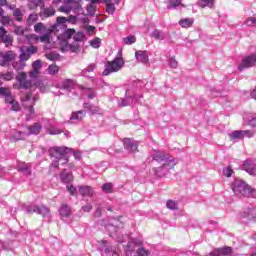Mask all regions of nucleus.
<instances>
[{
	"label": "nucleus",
	"instance_id": "c756f323",
	"mask_svg": "<svg viewBox=\"0 0 256 256\" xmlns=\"http://www.w3.org/2000/svg\"><path fill=\"white\" fill-rule=\"evenodd\" d=\"M55 15V10L53 8H44L40 13L39 16L42 17V19H47L48 17H53Z\"/></svg>",
	"mask_w": 256,
	"mask_h": 256
},
{
	"label": "nucleus",
	"instance_id": "bf43d9fd",
	"mask_svg": "<svg viewBox=\"0 0 256 256\" xmlns=\"http://www.w3.org/2000/svg\"><path fill=\"white\" fill-rule=\"evenodd\" d=\"M11 105L12 111H21V106L19 105V102L14 100Z\"/></svg>",
	"mask_w": 256,
	"mask_h": 256
},
{
	"label": "nucleus",
	"instance_id": "aec40b11",
	"mask_svg": "<svg viewBox=\"0 0 256 256\" xmlns=\"http://www.w3.org/2000/svg\"><path fill=\"white\" fill-rule=\"evenodd\" d=\"M78 191L82 197H93V188L91 186H79Z\"/></svg>",
	"mask_w": 256,
	"mask_h": 256
},
{
	"label": "nucleus",
	"instance_id": "2eb2a0df",
	"mask_svg": "<svg viewBox=\"0 0 256 256\" xmlns=\"http://www.w3.org/2000/svg\"><path fill=\"white\" fill-rule=\"evenodd\" d=\"M240 215L248 221H256V208H246Z\"/></svg>",
	"mask_w": 256,
	"mask_h": 256
},
{
	"label": "nucleus",
	"instance_id": "de8ad7c7",
	"mask_svg": "<svg viewBox=\"0 0 256 256\" xmlns=\"http://www.w3.org/2000/svg\"><path fill=\"white\" fill-rule=\"evenodd\" d=\"M87 13L88 15H90L91 17H93V15H95V4H89L87 6Z\"/></svg>",
	"mask_w": 256,
	"mask_h": 256
},
{
	"label": "nucleus",
	"instance_id": "c85d7f7f",
	"mask_svg": "<svg viewBox=\"0 0 256 256\" xmlns=\"http://www.w3.org/2000/svg\"><path fill=\"white\" fill-rule=\"evenodd\" d=\"M62 89H65V91H71L75 88V82L72 79H66L61 84Z\"/></svg>",
	"mask_w": 256,
	"mask_h": 256
},
{
	"label": "nucleus",
	"instance_id": "393cba45",
	"mask_svg": "<svg viewBox=\"0 0 256 256\" xmlns=\"http://www.w3.org/2000/svg\"><path fill=\"white\" fill-rule=\"evenodd\" d=\"M27 66V63H25L22 59L13 60L12 67L15 69V71H23L25 67Z\"/></svg>",
	"mask_w": 256,
	"mask_h": 256
},
{
	"label": "nucleus",
	"instance_id": "6ab92c4d",
	"mask_svg": "<svg viewBox=\"0 0 256 256\" xmlns=\"http://www.w3.org/2000/svg\"><path fill=\"white\" fill-rule=\"evenodd\" d=\"M17 170L19 173H22V175H25L26 177H29L31 175V165L26 163H20L17 166Z\"/></svg>",
	"mask_w": 256,
	"mask_h": 256
},
{
	"label": "nucleus",
	"instance_id": "79ce46f5",
	"mask_svg": "<svg viewBox=\"0 0 256 256\" xmlns=\"http://www.w3.org/2000/svg\"><path fill=\"white\" fill-rule=\"evenodd\" d=\"M74 43H81L85 39V34L83 32H77L74 37Z\"/></svg>",
	"mask_w": 256,
	"mask_h": 256
},
{
	"label": "nucleus",
	"instance_id": "a878e982",
	"mask_svg": "<svg viewBox=\"0 0 256 256\" xmlns=\"http://www.w3.org/2000/svg\"><path fill=\"white\" fill-rule=\"evenodd\" d=\"M61 51H71L72 53H77V51H79V44L78 43H74V44L66 43L64 46L61 47Z\"/></svg>",
	"mask_w": 256,
	"mask_h": 256
},
{
	"label": "nucleus",
	"instance_id": "7c9ffc66",
	"mask_svg": "<svg viewBox=\"0 0 256 256\" xmlns=\"http://www.w3.org/2000/svg\"><path fill=\"white\" fill-rule=\"evenodd\" d=\"M193 18H184L179 21V25H181L184 29H189V27L193 26L194 23Z\"/></svg>",
	"mask_w": 256,
	"mask_h": 256
},
{
	"label": "nucleus",
	"instance_id": "1a4fd4ad",
	"mask_svg": "<svg viewBox=\"0 0 256 256\" xmlns=\"http://www.w3.org/2000/svg\"><path fill=\"white\" fill-rule=\"evenodd\" d=\"M126 253L129 256H148L149 250H145V248L140 247L137 249V251H135V244H133V242H129Z\"/></svg>",
	"mask_w": 256,
	"mask_h": 256
},
{
	"label": "nucleus",
	"instance_id": "6e6d98bb",
	"mask_svg": "<svg viewBox=\"0 0 256 256\" xmlns=\"http://www.w3.org/2000/svg\"><path fill=\"white\" fill-rule=\"evenodd\" d=\"M104 256H119V254L113 250L105 249Z\"/></svg>",
	"mask_w": 256,
	"mask_h": 256
},
{
	"label": "nucleus",
	"instance_id": "052dcab7",
	"mask_svg": "<svg viewBox=\"0 0 256 256\" xmlns=\"http://www.w3.org/2000/svg\"><path fill=\"white\" fill-rule=\"evenodd\" d=\"M14 33L16 35H23L25 33V29L22 26H18L15 28Z\"/></svg>",
	"mask_w": 256,
	"mask_h": 256
},
{
	"label": "nucleus",
	"instance_id": "a18cd8bd",
	"mask_svg": "<svg viewBox=\"0 0 256 256\" xmlns=\"http://www.w3.org/2000/svg\"><path fill=\"white\" fill-rule=\"evenodd\" d=\"M90 45L93 47V49H99V47H101V39L94 38L92 41H90Z\"/></svg>",
	"mask_w": 256,
	"mask_h": 256
},
{
	"label": "nucleus",
	"instance_id": "7ed1b4c3",
	"mask_svg": "<svg viewBox=\"0 0 256 256\" xmlns=\"http://www.w3.org/2000/svg\"><path fill=\"white\" fill-rule=\"evenodd\" d=\"M125 65V61H123L122 57H116L113 61H108L105 65V69L102 72L104 77L107 75H111V73H117V71H121L123 66Z\"/></svg>",
	"mask_w": 256,
	"mask_h": 256
},
{
	"label": "nucleus",
	"instance_id": "72a5a7b5",
	"mask_svg": "<svg viewBox=\"0 0 256 256\" xmlns=\"http://www.w3.org/2000/svg\"><path fill=\"white\" fill-rule=\"evenodd\" d=\"M177 7H185L181 0H169L168 1V9H177Z\"/></svg>",
	"mask_w": 256,
	"mask_h": 256
},
{
	"label": "nucleus",
	"instance_id": "603ef678",
	"mask_svg": "<svg viewBox=\"0 0 256 256\" xmlns=\"http://www.w3.org/2000/svg\"><path fill=\"white\" fill-rule=\"evenodd\" d=\"M43 29H45V25H43V23H38L34 26V31L36 33H41V31H43Z\"/></svg>",
	"mask_w": 256,
	"mask_h": 256
},
{
	"label": "nucleus",
	"instance_id": "9b49d317",
	"mask_svg": "<svg viewBox=\"0 0 256 256\" xmlns=\"http://www.w3.org/2000/svg\"><path fill=\"white\" fill-rule=\"evenodd\" d=\"M20 52L21 54L19 59L25 63V61H29V59H31V56L34 55V53H37V48L35 46H28L20 49Z\"/></svg>",
	"mask_w": 256,
	"mask_h": 256
},
{
	"label": "nucleus",
	"instance_id": "f704fd0d",
	"mask_svg": "<svg viewBox=\"0 0 256 256\" xmlns=\"http://www.w3.org/2000/svg\"><path fill=\"white\" fill-rule=\"evenodd\" d=\"M106 3V11L109 15H113L115 13V4L111 2V0H103Z\"/></svg>",
	"mask_w": 256,
	"mask_h": 256
},
{
	"label": "nucleus",
	"instance_id": "473e14b6",
	"mask_svg": "<svg viewBox=\"0 0 256 256\" xmlns=\"http://www.w3.org/2000/svg\"><path fill=\"white\" fill-rule=\"evenodd\" d=\"M215 5V0H198V6L202 9L205 7H210V9Z\"/></svg>",
	"mask_w": 256,
	"mask_h": 256
},
{
	"label": "nucleus",
	"instance_id": "4be33fe9",
	"mask_svg": "<svg viewBox=\"0 0 256 256\" xmlns=\"http://www.w3.org/2000/svg\"><path fill=\"white\" fill-rule=\"evenodd\" d=\"M83 108L85 109V111H88V113H90V115H97L99 114V107L87 102L83 104Z\"/></svg>",
	"mask_w": 256,
	"mask_h": 256
},
{
	"label": "nucleus",
	"instance_id": "09e8293b",
	"mask_svg": "<svg viewBox=\"0 0 256 256\" xmlns=\"http://www.w3.org/2000/svg\"><path fill=\"white\" fill-rule=\"evenodd\" d=\"M0 41H2V43H5V45H9L11 43V37L7 34H4L1 38Z\"/></svg>",
	"mask_w": 256,
	"mask_h": 256
},
{
	"label": "nucleus",
	"instance_id": "423d86ee",
	"mask_svg": "<svg viewBox=\"0 0 256 256\" xmlns=\"http://www.w3.org/2000/svg\"><path fill=\"white\" fill-rule=\"evenodd\" d=\"M25 213H37L42 215V217H49L50 210L45 205H28L24 208Z\"/></svg>",
	"mask_w": 256,
	"mask_h": 256
},
{
	"label": "nucleus",
	"instance_id": "e2e57ef3",
	"mask_svg": "<svg viewBox=\"0 0 256 256\" xmlns=\"http://www.w3.org/2000/svg\"><path fill=\"white\" fill-rule=\"evenodd\" d=\"M56 22L58 23V25H65V23H67V18L59 16L57 17Z\"/></svg>",
	"mask_w": 256,
	"mask_h": 256
},
{
	"label": "nucleus",
	"instance_id": "a19ab883",
	"mask_svg": "<svg viewBox=\"0 0 256 256\" xmlns=\"http://www.w3.org/2000/svg\"><path fill=\"white\" fill-rule=\"evenodd\" d=\"M49 75H57L59 73V66L52 64L47 69Z\"/></svg>",
	"mask_w": 256,
	"mask_h": 256
},
{
	"label": "nucleus",
	"instance_id": "ddd939ff",
	"mask_svg": "<svg viewBox=\"0 0 256 256\" xmlns=\"http://www.w3.org/2000/svg\"><path fill=\"white\" fill-rule=\"evenodd\" d=\"M255 63H256V54H251L250 56H247L242 60V64L238 67V69L239 71H243V69L253 67Z\"/></svg>",
	"mask_w": 256,
	"mask_h": 256
},
{
	"label": "nucleus",
	"instance_id": "0e129e2a",
	"mask_svg": "<svg viewBox=\"0 0 256 256\" xmlns=\"http://www.w3.org/2000/svg\"><path fill=\"white\" fill-rule=\"evenodd\" d=\"M177 65V60H175L174 58L169 59V66L172 67V69H177Z\"/></svg>",
	"mask_w": 256,
	"mask_h": 256
},
{
	"label": "nucleus",
	"instance_id": "69168bd1",
	"mask_svg": "<svg viewBox=\"0 0 256 256\" xmlns=\"http://www.w3.org/2000/svg\"><path fill=\"white\" fill-rule=\"evenodd\" d=\"M8 93H11L7 88L5 87H0V97H5Z\"/></svg>",
	"mask_w": 256,
	"mask_h": 256
},
{
	"label": "nucleus",
	"instance_id": "f8f14e48",
	"mask_svg": "<svg viewBox=\"0 0 256 256\" xmlns=\"http://www.w3.org/2000/svg\"><path fill=\"white\" fill-rule=\"evenodd\" d=\"M16 81L19 83L20 89H30L31 87V80H27V74L25 72L18 73Z\"/></svg>",
	"mask_w": 256,
	"mask_h": 256
},
{
	"label": "nucleus",
	"instance_id": "39448f33",
	"mask_svg": "<svg viewBox=\"0 0 256 256\" xmlns=\"http://www.w3.org/2000/svg\"><path fill=\"white\" fill-rule=\"evenodd\" d=\"M176 165L177 162H175V160H167L160 167L155 168L154 173L157 177H165V175H167V173H169V171H171V169Z\"/></svg>",
	"mask_w": 256,
	"mask_h": 256
},
{
	"label": "nucleus",
	"instance_id": "c9c22d12",
	"mask_svg": "<svg viewBox=\"0 0 256 256\" xmlns=\"http://www.w3.org/2000/svg\"><path fill=\"white\" fill-rule=\"evenodd\" d=\"M75 35V29H67L62 35V39L64 43H67V39H71V37Z\"/></svg>",
	"mask_w": 256,
	"mask_h": 256
},
{
	"label": "nucleus",
	"instance_id": "c03bdc74",
	"mask_svg": "<svg viewBox=\"0 0 256 256\" xmlns=\"http://www.w3.org/2000/svg\"><path fill=\"white\" fill-rule=\"evenodd\" d=\"M244 23L247 27H256V17H249Z\"/></svg>",
	"mask_w": 256,
	"mask_h": 256
},
{
	"label": "nucleus",
	"instance_id": "58836bf2",
	"mask_svg": "<svg viewBox=\"0 0 256 256\" xmlns=\"http://www.w3.org/2000/svg\"><path fill=\"white\" fill-rule=\"evenodd\" d=\"M13 77H15V73L13 72H7L0 74V79H3L4 81H11L13 80Z\"/></svg>",
	"mask_w": 256,
	"mask_h": 256
},
{
	"label": "nucleus",
	"instance_id": "680f3d73",
	"mask_svg": "<svg viewBox=\"0 0 256 256\" xmlns=\"http://www.w3.org/2000/svg\"><path fill=\"white\" fill-rule=\"evenodd\" d=\"M41 43H49L50 41V37L49 34H44L42 36L39 37Z\"/></svg>",
	"mask_w": 256,
	"mask_h": 256
},
{
	"label": "nucleus",
	"instance_id": "b1692460",
	"mask_svg": "<svg viewBox=\"0 0 256 256\" xmlns=\"http://www.w3.org/2000/svg\"><path fill=\"white\" fill-rule=\"evenodd\" d=\"M29 137V134L23 131H15L14 133L11 134V138L14 141H23Z\"/></svg>",
	"mask_w": 256,
	"mask_h": 256
},
{
	"label": "nucleus",
	"instance_id": "412c9836",
	"mask_svg": "<svg viewBox=\"0 0 256 256\" xmlns=\"http://www.w3.org/2000/svg\"><path fill=\"white\" fill-rule=\"evenodd\" d=\"M60 180L62 181V183H71L73 181V173L71 172H67L66 169H64L61 173H60Z\"/></svg>",
	"mask_w": 256,
	"mask_h": 256
},
{
	"label": "nucleus",
	"instance_id": "ea45409f",
	"mask_svg": "<svg viewBox=\"0 0 256 256\" xmlns=\"http://www.w3.org/2000/svg\"><path fill=\"white\" fill-rule=\"evenodd\" d=\"M167 209H171V211H177L179 209V206L177 205V202L174 200H168L166 203Z\"/></svg>",
	"mask_w": 256,
	"mask_h": 256
},
{
	"label": "nucleus",
	"instance_id": "37998d69",
	"mask_svg": "<svg viewBox=\"0 0 256 256\" xmlns=\"http://www.w3.org/2000/svg\"><path fill=\"white\" fill-rule=\"evenodd\" d=\"M102 191H104L105 193H113V184L112 183L103 184Z\"/></svg>",
	"mask_w": 256,
	"mask_h": 256
},
{
	"label": "nucleus",
	"instance_id": "2f4dec72",
	"mask_svg": "<svg viewBox=\"0 0 256 256\" xmlns=\"http://www.w3.org/2000/svg\"><path fill=\"white\" fill-rule=\"evenodd\" d=\"M87 111L85 110H79L77 112H73L70 119L72 120H76V121H81V119H83V117H85Z\"/></svg>",
	"mask_w": 256,
	"mask_h": 256
},
{
	"label": "nucleus",
	"instance_id": "f03ea898",
	"mask_svg": "<svg viewBox=\"0 0 256 256\" xmlns=\"http://www.w3.org/2000/svg\"><path fill=\"white\" fill-rule=\"evenodd\" d=\"M232 191L238 197H255L256 192L243 180H235L232 184Z\"/></svg>",
	"mask_w": 256,
	"mask_h": 256
},
{
	"label": "nucleus",
	"instance_id": "6e6552de",
	"mask_svg": "<svg viewBox=\"0 0 256 256\" xmlns=\"http://www.w3.org/2000/svg\"><path fill=\"white\" fill-rule=\"evenodd\" d=\"M33 95L31 93H27L25 96L21 98V101L23 103V106L28 109V113L30 115L35 114V108H33V105H35V101H37V98H31Z\"/></svg>",
	"mask_w": 256,
	"mask_h": 256
},
{
	"label": "nucleus",
	"instance_id": "20e7f679",
	"mask_svg": "<svg viewBox=\"0 0 256 256\" xmlns=\"http://www.w3.org/2000/svg\"><path fill=\"white\" fill-rule=\"evenodd\" d=\"M253 135H255V132L251 130H234L230 134H228V137L233 143H238V141H243L245 137L251 139Z\"/></svg>",
	"mask_w": 256,
	"mask_h": 256
},
{
	"label": "nucleus",
	"instance_id": "49530a36",
	"mask_svg": "<svg viewBox=\"0 0 256 256\" xmlns=\"http://www.w3.org/2000/svg\"><path fill=\"white\" fill-rule=\"evenodd\" d=\"M137 41V38L135 36H127L124 38V44L125 45H133Z\"/></svg>",
	"mask_w": 256,
	"mask_h": 256
},
{
	"label": "nucleus",
	"instance_id": "cd10ccee",
	"mask_svg": "<svg viewBox=\"0 0 256 256\" xmlns=\"http://www.w3.org/2000/svg\"><path fill=\"white\" fill-rule=\"evenodd\" d=\"M150 37L156 39V41H163L165 39V33L162 30L154 29Z\"/></svg>",
	"mask_w": 256,
	"mask_h": 256
},
{
	"label": "nucleus",
	"instance_id": "3c124183",
	"mask_svg": "<svg viewBox=\"0 0 256 256\" xmlns=\"http://www.w3.org/2000/svg\"><path fill=\"white\" fill-rule=\"evenodd\" d=\"M60 55L57 53H50L47 55V59H49V61H57V59H59Z\"/></svg>",
	"mask_w": 256,
	"mask_h": 256
},
{
	"label": "nucleus",
	"instance_id": "e433bc0d",
	"mask_svg": "<svg viewBox=\"0 0 256 256\" xmlns=\"http://www.w3.org/2000/svg\"><path fill=\"white\" fill-rule=\"evenodd\" d=\"M46 132L49 134V135H61V133H63V130L55 127V126H49L47 129H46Z\"/></svg>",
	"mask_w": 256,
	"mask_h": 256
},
{
	"label": "nucleus",
	"instance_id": "dca6fc26",
	"mask_svg": "<svg viewBox=\"0 0 256 256\" xmlns=\"http://www.w3.org/2000/svg\"><path fill=\"white\" fill-rule=\"evenodd\" d=\"M137 147H139V145L131 138L124 139V148L127 151H130V153H135L137 151Z\"/></svg>",
	"mask_w": 256,
	"mask_h": 256
},
{
	"label": "nucleus",
	"instance_id": "338daca9",
	"mask_svg": "<svg viewBox=\"0 0 256 256\" xmlns=\"http://www.w3.org/2000/svg\"><path fill=\"white\" fill-rule=\"evenodd\" d=\"M248 125H250V127H256V117H250L248 118Z\"/></svg>",
	"mask_w": 256,
	"mask_h": 256
},
{
	"label": "nucleus",
	"instance_id": "0eeeda50",
	"mask_svg": "<svg viewBox=\"0 0 256 256\" xmlns=\"http://www.w3.org/2000/svg\"><path fill=\"white\" fill-rule=\"evenodd\" d=\"M151 157H152V161H157V163H167V161H175V159L171 156H169V154L165 153V152H161L159 150H153L151 152Z\"/></svg>",
	"mask_w": 256,
	"mask_h": 256
},
{
	"label": "nucleus",
	"instance_id": "a211bd4d",
	"mask_svg": "<svg viewBox=\"0 0 256 256\" xmlns=\"http://www.w3.org/2000/svg\"><path fill=\"white\" fill-rule=\"evenodd\" d=\"M135 57L137 61H139L140 63H144V65H147V63H149V54H147V51H136Z\"/></svg>",
	"mask_w": 256,
	"mask_h": 256
},
{
	"label": "nucleus",
	"instance_id": "4468645a",
	"mask_svg": "<svg viewBox=\"0 0 256 256\" xmlns=\"http://www.w3.org/2000/svg\"><path fill=\"white\" fill-rule=\"evenodd\" d=\"M133 101H135V96L129 95V90H126L125 97L118 102V106L129 107V105H133Z\"/></svg>",
	"mask_w": 256,
	"mask_h": 256
},
{
	"label": "nucleus",
	"instance_id": "864d4df0",
	"mask_svg": "<svg viewBox=\"0 0 256 256\" xmlns=\"http://www.w3.org/2000/svg\"><path fill=\"white\" fill-rule=\"evenodd\" d=\"M14 101L15 99L13 98V95H11V92L5 96V103L12 105Z\"/></svg>",
	"mask_w": 256,
	"mask_h": 256
},
{
	"label": "nucleus",
	"instance_id": "13d9d810",
	"mask_svg": "<svg viewBox=\"0 0 256 256\" xmlns=\"http://www.w3.org/2000/svg\"><path fill=\"white\" fill-rule=\"evenodd\" d=\"M59 11H61V13H71V7L63 5L60 6Z\"/></svg>",
	"mask_w": 256,
	"mask_h": 256
},
{
	"label": "nucleus",
	"instance_id": "f3484780",
	"mask_svg": "<svg viewBox=\"0 0 256 256\" xmlns=\"http://www.w3.org/2000/svg\"><path fill=\"white\" fill-rule=\"evenodd\" d=\"M243 169L249 175H256V164L252 160H246L243 164Z\"/></svg>",
	"mask_w": 256,
	"mask_h": 256
},
{
	"label": "nucleus",
	"instance_id": "f257e3e1",
	"mask_svg": "<svg viewBox=\"0 0 256 256\" xmlns=\"http://www.w3.org/2000/svg\"><path fill=\"white\" fill-rule=\"evenodd\" d=\"M72 149L67 146H54L49 148L48 154L51 157V167L59 169V162L61 165H67L69 163V155H71Z\"/></svg>",
	"mask_w": 256,
	"mask_h": 256
},
{
	"label": "nucleus",
	"instance_id": "8fccbe9b",
	"mask_svg": "<svg viewBox=\"0 0 256 256\" xmlns=\"http://www.w3.org/2000/svg\"><path fill=\"white\" fill-rule=\"evenodd\" d=\"M223 174L225 175V177H231V175H233V169L231 168V166L224 168Z\"/></svg>",
	"mask_w": 256,
	"mask_h": 256
},
{
	"label": "nucleus",
	"instance_id": "774afa93",
	"mask_svg": "<svg viewBox=\"0 0 256 256\" xmlns=\"http://www.w3.org/2000/svg\"><path fill=\"white\" fill-rule=\"evenodd\" d=\"M67 189H68L70 195H76L77 194V188H75V186H73V185L67 186Z\"/></svg>",
	"mask_w": 256,
	"mask_h": 256
},
{
	"label": "nucleus",
	"instance_id": "bb28decb",
	"mask_svg": "<svg viewBox=\"0 0 256 256\" xmlns=\"http://www.w3.org/2000/svg\"><path fill=\"white\" fill-rule=\"evenodd\" d=\"M59 213L61 217H71V207L67 204H62L59 209Z\"/></svg>",
	"mask_w": 256,
	"mask_h": 256
},
{
	"label": "nucleus",
	"instance_id": "5fc2aeb1",
	"mask_svg": "<svg viewBox=\"0 0 256 256\" xmlns=\"http://www.w3.org/2000/svg\"><path fill=\"white\" fill-rule=\"evenodd\" d=\"M91 209H93V205H91V203H87L81 208V210L84 211V213H90Z\"/></svg>",
	"mask_w": 256,
	"mask_h": 256
},
{
	"label": "nucleus",
	"instance_id": "9d476101",
	"mask_svg": "<svg viewBox=\"0 0 256 256\" xmlns=\"http://www.w3.org/2000/svg\"><path fill=\"white\" fill-rule=\"evenodd\" d=\"M15 57H17V54L11 50L0 52V66L7 67L11 61H15Z\"/></svg>",
	"mask_w": 256,
	"mask_h": 256
},
{
	"label": "nucleus",
	"instance_id": "4c0bfd02",
	"mask_svg": "<svg viewBox=\"0 0 256 256\" xmlns=\"http://www.w3.org/2000/svg\"><path fill=\"white\" fill-rule=\"evenodd\" d=\"M84 93L88 99H95V97H97V92L92 88H85Z\"/></svg>",
	"mask_w": 256,
	"mask_h": 256
},
{
	"label": "nucleus",
	"instance_id": "5701e85b",
	"mask_svg": "<svg viewBox=\"0 0 256 256\" xmlns=\"http://www.w3.org/2000/svg\"><path fill=\"white\" fill-rule=\"evenodd\" d=\"M42 126L39 123H34L33 125L28 126V137L29 135H39L41 133Z\"/></svg>",
	"mask_w": 256,
	"mask_h": 256
},
{
	"label": "nucleus",
	"instance_id": "4d7b16f0",
	"mask_svg": "<svg viewBox=\"0 0 256 256\" xmlns=\"http://www.w3.org/2000/svg\"><path fill=\"white\" fill-rule=\"evenodd\" d=\"M32 67L34 70L39 71V69H41V60L34 61Z\"/></svg>",
	"mask_w": 256,
	"mask_h": 256
}]
</instances>
